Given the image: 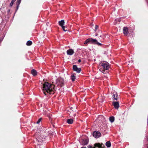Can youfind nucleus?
I'll list each match as a JSON object with an SVG mask.
<instances>
[{"label":"nucleus","mask_w":148,"mask_h":148,"mask_svg":"<svg viewBox=\"0 0 148 148\" xmlns=\"http://www.w3.org/2000/svg\"><path fill=\"white\" fill-rule=\"evenodd\" d=\"M52 85L48 82H46L43 84L42 90L45 95L50 94L53 90L52 89Z\"/></svg>","instance_id":"f257e3e1"},{"label":"nucleus","mask_w":148,"mask_h":148,"mask_svg":"<svg viewBox=\"0 0 148 148\" xmlns=\"http://www.w3.org/2000/svg\"><path fill=\"white\" fill-rule=\"evenodd\" d=\"M110 64L106 61H102V77H106L108 74L107 70L110 68Z\"/></svg>","instance_id":"f03ea898"},{"label":"nucleus","mask_w":148,"mask_h":148,"mask_svg":"<svg viewBox=\"0 0 148 148\" xmlns=\"http://www.w3.org/2000/svg\"><path fill=\"white\" fill-rule=\"evenodd\" d=\"M108 52H107L106 50L103 51L102 53V61H106L108 59V56H107Z\"/></svg>","instance_id":"7ed1b4c3"},{"label":"nucleus","mask_w":148,"mask_h":148,"mask_svg":"<svg viewBox=\"0 0 148 148\" xmlns=\"http://www.w3.org/2000/svg\"><path fill=\"white\" fill-rule=\"evenodd\" d=\"M89 42L91 43H93L94 44H97L98 45H101V44L97 42V40L96 39H94L91 38H88Z\"/></svg>","instance_id":"20e7f679"},{"label":"nucleus","mask_w":148,"mask_h":148,"mask_svg":"<svg viewBox=\"0 0 148 148\" xmlns=\"http://www.w3.org/2000/svg\"><path fill=\"white\" fill-rule=\"evenodd\" d=\"M56 82L58 85L62 86L64 84V79L61 77L58 78L56 80Z\"/></svg>","instance_id":"39448f33"},{"label":"nucleus","mask_w":148,"mask_h":148,"mask_svg":"<svg viewBox=\"0 0 148 148\" xmlns=\"http://www.w3.org/2000/svg\"><path fill=\"white\" fill-rule=\"evenodd\" d=\"M101 135V133L95 131L93 133V135L94 137L96 138H98Z\"/></svg>","instance_id":"423d86ee"},{"label":"nucleus","mask_w":148,"mask_h":148,"mask_svg":"<svg viewBox=\"0 0 148 148\" xmlns=\"http://www.w3.org/2000/svg\"><path fill=\"white\" fill-rule=\"evenodd\" d=\"M94 146V147L93 148L91 146H88V148H102L101 145L100 143H96Z\"/></svg>","instance_id":"0eeeda50"},{"label":"nucleus","mask_w":148,"mask_h":148,"mask_svg":"<svg viewBox=\"0 0 148 148\" xmlns=\"http://www.w3.org/2000/svg\"><path fill=\"white\" fill-rule=\"evenodd\" d=\"M73 70L76 71L77 73H79L81 71V69L80 68H78L76 65H74L73 66Z\"/></svg>","instance_id":"6e6552de"},{"label":"nucleus","mask_w":148,"mask_h":148,"mask_svg":"<svg viewBox=\"0 0 148 148\" xmlns=\"http://www.w3.org/2000/svg\"><path fill=\"white\" fill-rule=\"evenodd\" d=\"M112 105L116 109H118L119 107V104L118 102H113Z\"/></svg>","instance_id":"1a4fd4ad"},{"label":"nucleus","mask_w":148,"mask_h":148,"mask_svg":"<svg viewBox=\"0 0 148 148\" xmlns=\"http://www.w3.org/2000/svg\"><path fill=\"white\" fill-rule=\"evenodd\" d=\"M128 29L127 27H125L123 28V33L125 35H127L129 33Z\"/></svg>","instance_id":"9d476101"},{"label":"nucleus","mask_w":148,"mask_h":148,"mask_svg":"<svg viewBox=\"0 0 148 148\" xmlns=\"http://www.w3.org/2000/svg\"><path fill=\"white\" fill-rule=\"evenodd\" d=\"M74 53V51L72 49H69L67 51V53L69 55H72Z\"/></svg>","instance_id":"9b49d317"},{"label":"nucleus","mask_w":148,"mask_h":148,"mask_svg":"<svg viewBox=\"0 0 148 148\" xmlns=\"http://www.w3.org/2000/svg\"><path fill=\"white\" fill-rule=\"evenodd\" d=\"M58 23L59 25L61 26V27L64 26V25L65 22L64 20H62L61 21H59Z\"/></svg>","instance_id":"f8f14e48"},{"label":"nucleus","mask_w":148,"mask_h":148,"mask_svg":"<svg viewBox=\"0 0 148 148\" xmlns=\"http://www.w3.org/2000/svg\"><path fill=\"white\" fill-rule=\"evenodd\" d=\"M88 143V141L87 140H83L81 143L82 145H86Z\"/></svg>","instance_id":"ddd939ff"},{"label":"nucleus","mask_w":148,"mask_h":148,"mask_svg":"<svg viewBox=\"0 0 148 148\" xmlns=\"http://www.w3.org/2000/svg\"><path fill=\"white\" fill-rule=\"evenodd\" d=\"M31 73L33 76H35L37 74V72L36 70L33 69L31 71Z\"/></svg>","instance_id":"4468645a"},{"label":"nucleus","mask_w":148,"mask_h":148,"mask_svg":"<svg viewBox=\"0 0 148 148\" xmlns=\"http://www.w3.org/2000/svg\"><path fill=\"white\" fill-rule=\"evenodd\" d=\"M73 122V120L72 119H69L67 120V122L69 124H72Z\"/></svg>","instance_id":"2eb2a0df"},{"label":"nucleus","mask_w":148,"mask_h":148,"mask_svg":"<svg viewBox=\"0 0 148 148\" xmlns=\"http://www.w3.org/2000/svg\"><path fill=\"white\" fill-rule=\"evenodd\" d=\"M106 145L108 147H110L111 146V143L110 141H108L106 143Z\"/></svg>","instance_id":"dca6fc26"},{"label":"nucleus","mask_w":148,"mask_h":148,"mask_svg":"<svg viewBox=\"0 0 148 148\" xmlns=\"http://www.w3.org/2000/svg\"><path fill=\"white\" fill-rule=\"evenodd\" d=\"M40 137H39V136H37L36 137V139L38 140V141L41 142L42 140H43V138L42 137H40Z\"/></svg>","instance_id":"f3484780"},{"label":"nucleus","mask_w":148,"mask_h":148,"mask_svg":"<svg viewBox=\"0 0 148 148\" xmlns=\"http://www.w3.org/2000/svg\"><path fill=\"white\" fill-rule=\"evenodd\" d=\"M110 121L112 123L113 122L114 120V117L113 116H111L109 118Z\"/></svg>","instance_id":"a211bd4d"},{"label":"nucleus","mask_w":148,"mask_h":148,"mask_svg":"<svg viewBox=\"0 0 148 148\" xmlns=\"http://www.w3.org/2000/svg\"><path fill=\"white\" fill-rule=\"evenodd\" d=\"M32 42L31 41H28L26 43V45L28 46H29L32 44Z\"/></svg>","instance_id":"6ab92c4d"},{"label":"nucleus","mask_w":148,"mask_h":148,"mask_svg":"<svg viewBox=\"0 0 148 148\" xmlns=\"http://www.w3.org/2000/svg\"><path fill=\"white\" fill-rule=\"evenodd\" d=\"M75 79V77L74 75H71V79L72 81H74Z\"/></svg>","instance_id":"aec40b11"},{"label":"nucleus","mask_w":148,"mask_h":148,"mask_svg":"<svg viewBox=\"0 0 148 148\" xmlns=\"http://www.w3.org/2000/svg\"><path fill=\"white\" fill-rule=\"evenodd\" d=\"M62 27L64 31L66 32L67 31L66 28L65 26H63V27Z\"/></svg>","instance_id":"412c9836"},{"label":"nucleus","mask_w":148,"mask_h":148,"mask_svg":"<svg viewBox=\"0 0 148 148\" xmlns=\"http://www.w3.org/2000/svg\"><path fill=\"white\" fill-rule=\"evenodd\" d=\"M21 1V0H18L16 2V5H19L20 4V3Z\"/></svg>","instance_id":"4be33fe9"},{"label":"nucleus","mask_w":148,"mask_h":148,"mask_svg":"<svg viewBox=\"0 0 148 148\" xmlns=\"http://www.w3.org/2000/svg\"><path fill=\"white\" fill-rule=\"evenodd\" d=\"M89 43V40H88V39H87L86 41H85V42H84V44H87L88 43Z\"/></svg>","instance_id":"5701e85b"},{"label":"nucleus","mask_w":148,"mask_h":148,"mask_svg":"<svg viewBox=\"0 0 148 148\" xmlns=\"http://www.w3.org/2000/svg\"><path fill=\"white\" fill-rule=\"evenodd\" d=\"M14 0H12L11 3H10V5L11 6H12L13 5L14 3Z\"/></svg>","instance_id":"b1692460"},{"label":"nucleus","mask_w":148,"mask_h":148,"mask_svg":"<svg viewBox=\"0 0 148 148\" xmlns=\"http://www.w3.org/2000/svg\"><path fill=\"white\" fill-rule=\"evenodd\" d=\"M41 118H40L37 121V123L38 124L41 121Z\"/></svg>","instance_id":"393cba45"},{"label":"nucleus","mask_w":148,"mask_h":148,"mask_svg":"<svg viewBox=\"0 0 148 148\" xmlns=\"http://www.w3.org/2000/svg\"><path fill=\"white\" fill-rule=\"evenodd\" d=\"M119 99V97H116V98H114V99L116 101H117Z\"/></svg>","instance_id":"a878e982"},{"label":"nucleus","mask_w":148,"mask_h":148,"mask_svg":"<svg viewBox=\"0 0 148 148\" xmlns=\"http://www.w3.org/2000/svg\"><path fill=\"white\" fill-rule=\"evenodd\" d=\"M98 26L96 25L95 27V29H97L98 28Z\"/></svg>","instance_id":"bb28decb"},{"label":"nucleus","mask_w":148,"mask_h":148,"mask_svg":"<svg viewBox=\"0 0 148 148\" xmlns=\"http://www.w3.org/2000/svg\"><path fill=\"white\" fill-rule=\"evenodd\" d=\"M46 132L47 133V134H45L44 136H47V135H48V132H47V131H46Z\"/></svg>","instance_id":"cd10ccee"},{"label":"nucleus","mask_w":148,"mask_h":148,"mask_svg":"<svg viewBox=\"0 0 148 148\" xmlns=\"http://www.w3.org/2000/svg\"><path fill=\"white\" fill-rule=\"evenodd\" d=\"M113 98L114 99V98H115V95L114 94H113Z\"/></svg>","instance_id":"c85d7f7f"},{"label":"nucleus","mask_w":148,"mask_h":148,"mask_svg":"<svg viewBox=\"0 0 148 148\" xmlns=\"http://www.w3.org/2000/svg\"><path fill=\"white\" fill-rule=\"evenodd\" d=\"M18 6H19V5H17L16 11L18 9Z\"/></svg>","instance_id":"c756f323"},{"label":"nucleus","mask_w":148,"mask_h":148,"mask_svg":"<svg viewBox=\"0 0 148 148\" xmlns=\"http://www.w3.org/2000/svg\"><path fill=\"white\" fill-rule=\"evenodd\" d=\"M78 62H81V60H80V59H79L78 61Z\"/></svg>","instance_id":"7c9ffc66"},{"label":"nucleus","mask_w":148,"mask_h":148,"mask_svg":"<svg viewBox=\"0 0 148 148\" xmlns=\"http://www.w3.org/2000/svg\"><path fill=\"white\" fill-rule=\"evenodd\" d=\"M73 108L72 107H71L70 108L71 110H72Z\"/></svg>","instance_id":"2f4dec72"},{"label":"nucleus","mask_w":148,"mask_h":148,"mask_svg":"<svg viewBox=\"0 0 148 148\" xmlns=\"http://www.w3.org/2000/svg\"><path fill=\"white\" fill-rule=\"evenodd\" d=\"M81 148H86V147H81Z\"/></svg>","instance_id":"473e14b6"},{"label":"nucleus","mask_w":148,"mask_h":148,"mask_svg":"<svg viewBox=\"0 0 148 148\" xmlns=\"http://www.w3.org/2000/svg\"><path fill=\"white\" fill-rule=\"evenodd\" d=\"M116 97H118V95H116Z\"/></svg>","instance_id":"72a5a7b5"},{"label":"nucleus","mask_w":148,"mask_h":148,"mask_svg":"<svg viewBox=\"0 0 148 148\" xmlns=\"http://www.w3.org/2000/svg\"><path fill=\"white\" fill-rule=\"evenodd\" d=\"M147 140L148 141V138H147Z\"/></svg>","instance_id":"f704fd0d"}]
</instances>
